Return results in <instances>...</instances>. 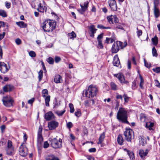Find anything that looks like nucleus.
<instances>
[{
  "instance_id": "obj_1",
  "label": "nucleus",
  "mask_w": 160,
  "mask_h": 160,
  "mask_svg": "<svg viewBox=\"0 0 160 160\" xmlns=\"http://www.w3.org/2000/svg\"><path fill=\"white\" fill-rule=\"evenodd\" d=\"M128 110L123 108H120L117 113V118L119 121L123 123L129 124L127 120Z\"/></svg>"
},
{
  "instance_id": "obj_2",
  "label": "nucleus",
  "mask_w": 160,
  "mask_h": 160,
  "mask_svg": "<svg viewBox=\"0 0 160 160\" xmlns=\"http://www.w3.org/2000/svg\"><path fill=\"white\" fill-rule=\"evenodd\" d=\"M56 22L50 20L44 21L42 24V27L44 32H51L56 28Z\"/></svg>"
},
{
  "instance_id": "obj_3",
  "label": "nucleus",
  "mask_w": 160,
  "mask_h": 160,
  "mask_svg": "<svg viewBox=\"0 0 160 160\" xmlns=\"http://www.w3.org/2000/svg\"><path fill=\"white\" fill-rule=\"evenodd\" d=\"M98 92L97 88L93 85H90L88 87V90H86L85 95L87 97L93 98L96 96Z\"/></svg>"
},
{
  "instance_id": "obj_4",
  "label": "nucleus",
  "mask_w": 160,
  "mask_h": 160,
  "mask_svg": "<svg viewBox=\"0 0 160 160\" xmlns=\"http://www.w3.org/2000/svg\"><path fill=\"white\" fill-rule=\"evenodd\" d=\"M123 134L125 137V139L128 142H131V139L134 138V132L130 128H126Z\"/></svg>"
},
{
  "instance_id": "obj_5",
  "label": "nucleus",
  "mask_w": 160,
  "mask_h": 160,
  "mask_svg": "<svg viewBox=\"0 0 160 160\" xmlns=\"http://www.w3.org/2000/svg\"><path fill=\"white\" fill-rule=\"evenodd\" d=\"M50 145L52 147L54 148H60L62 147V140L59 139V141H58L56 138L52 139H51L50 140Z\"/></svg>"
},
{
  "instance_id": "obj_6",
  "label": "nucleus",
  "mask_w": 160,
  "mask_h": 160,
  "mask_svg": "<svg viewBox=\"0 0 160 160\" xmlns=\"http://www.w3.org/2000/svg\"><path fill=\"white\" fill-rule=\"evenodd\" d=\"M2 101L4 105L6 107H10L12 105L13 101L9 96L3 97Z\"/></svg>"
},
{
  "instance_id": "obj_7",
  "label": "nucleus",
  "mask_w": 160,
  "mask_h": 160,
  "mask_svg": "<svg viewBox=\"0 0 160 160\" xmlns=\"http://www.w3.org/2000/svg\"><path fill=\"white\" fill-rule=\"evenodd\" d=\"M19 152L20 155L22 157H25L27 155L28 152V148L23 143L20 146Z\"/></svg>"
},
{
  "instance_id": "obj_8",
  "label": "nucleus",
  "mask_w": 160,
  "mask_h": 160,
  "mask_svg": "<svg viewBox=\"0 0 160 160\" xmlns=\"http://www.w3.org/2000/svg\"><path fill=\"white\" fill-rule=\"evenodd\" d=\"M122 45V42L120 41H117L114 42L112 46V51L113 53H116L118 52L119 49V48Z\"/></svg>"
},
{
  "instance_id": "obj_9",
  "label": "nucleus",
  "mask_w": 160,
  "mask_h": 160,
  "mask_svg": "<svg viewBox=\"0 0 160 160\" xmlns=\"http://www.w3.org/2000/svg\"><path fill=\"white\" fill-rule=\"evenodd\" d=\"M88 2V1L85 2H84L83 5L80 4V6L81 7V8L78 9V11L81 14H83L84 12L87 10Z\"/></svg>"
},
{
  "instance_id": "obj_10",
  "label": "nucleus",
  "mask_w": 160,
  "mask_h": 160,
  "mask_svg": "<svg viewBox=\"0 0 160 160\" xmlns=\"http://www.w3.org/2000/svg\"><path fill=\"white\" fill-rule=\"evenodd\" d=\"M42 128L39 127L38 129V136L37 138V143L38 146H40L43 141V138L42 136Z\"/></svg>"
},
{
  "instance_id": "obj_11",
  "label": "nucleus",
  "mask_w": 160,
  "mask_h": 160,
  "mask_svg": "<svg viewBox=\"0 0 160 160\" xmlns=\"http://www.w3.org/2000/svg\"><path fill=\"white\" fill-rule=\"evenodd\" d=\"M58 124L59 123L58 122L52 120L48 122V127L49 130H53L58 127Z\"/></svg>"
},
{
  "instance_id": "obj_12",
  "label": "nucleus",
  "mask_w": 160,
  "mask_h": 160,
  "mask_svg": "<svg viewBox=\"0 0 160 160\" xmlns=\"http://www.w3.org/2000/svg\"><path fill=\"white\" fill-rule=\"evenodd\" d=\"M107 19L109 23H117L118 22V20L115 15L108 16Z\"/></svg>"
},
{
  "instance_id": "obj_13",
  "label": "nucleus",
  "mask_w": 160,
  "mask_h": 160,
  "mask_svg": "<svg viewBox=\"0 0 160 160\" xmlns=\"http://www.w3.org/2000/svg\"><path fill=\"white\" fill-rule=\"evenodd\" d=\"M10 69V67L8 68L6 64L4 62H0V71L3 73L7 72Z\"/></svg>"
},
{
  "instance_id": "obj_14",
  "label": "nucleus",
  "mask_w": 160,
  "mask_h": 160,
  "mask_svg": "<svg viewBox=\"0 0 160 160\" xmlns=\"http://www.w3.org/2000/svg\"><path fill=\"white\" fill-rule=\"evenodd\" d=\"M148 152L149 150L148 149L145 150L140 149L139 150L138 154L141 159L144 160L146 158L145 157L147 155Z\"/></svg>"
},
{
  "instance_id": "obj_15",
  "label": "nucleus",
  "mask_w": 160,
  "mask_h": 160,
  "mask_svg": "<svg viewBox=\"0 0 160 160\" xmlns=\"http://www.w3.org/2000/svg\"><path fill=\"white\" fill-rule=\"evenodd\" d=\"M103 36V33H102L99 35L97 38V40L98 42V48L100 49H102L103 48V46L102 43Z\"/></svg>"
},
{
  "instance_id": "obj_16",
  "label": "nucleus",
  "mask_w": 160,
  "mask_h": 160,
  "mask_svg": "<svg viewBox=\"0 0 160 160\" xmlns=\"http://www.w3.org/2000/svg\"><path fill=\"white\" fill-rule=\"evenodd\" d=\"M115 76L118 78L121 83H124L127 84L128 83V81L125 80L124 76L121 74H116L115 75Z\"/></svg>"
},
{
  "instance_id": "obj_17",
  "label": "nucleus",
  "mask_w": 160,
  "mask_h": 160,
  "mask_svg": "<svg viewBox=\"0 0 160 160\" xmlns=\"http://www.w3.org/2000/svg\"><path fill=\"white\" fill-rule=\"evenodd\" d=\"M108 3L112 10L113 11H116L117 10V6L116 1L109 0L108 2Z\"/></svg>"
},
{
  "instance_id": "obj_18",
  "label": "nucleus",
  "mask_w": 160,
  "mask_h": 160,
  "mask_svg": "<svg viewBox=\"0 0 160 160\" xmlns=\"http://www.w3.org/2000/svg\"><path fill=\"white\" fill-rule=\"evenodd\" d=\"M55 118V116L53 113L49 111L45 114V118L47 121L50 120Z\"/></svg>"
},
{
  "instance_id": "obj_19",
  "label": "nucleus",
  "mask_w": 160,
  "mask_h": 160,
  "mask_svg": "<svg viewBox=\"0 0 160 160\" xmlns=\"http://www.w3.org/2000/svg\"><path fill=\"white\" fill-rule=\"evenodd\" d=\"M113 64L114 66L117 67L120 64V62L117 55H116L114 57Z\"/></svg>"
},
{
  "instance_id": "obj_20",
  "label": "nucleus",
  "mask_w": 160,
  "mask_h": 160,
  "mask_svg": "<svg viewBox=\"0 0 160 160\" xmlns=\"http://www.w3.org/2000/svg\"><path fill=\"white\" fill-rule=\"evenodd\" d=\"M13 86L10 84H7L5 85L3 88V90L4 92L11 91L13 89Z\"/></svg>"
},
{
  "instance_id": "obj_21",
  "label": "nucleus",
  "mask_w": 160,
  "mask_h": 160,
  "mask_svg": "<svg viewBox=\"0 0 160 160\" xmlns=\"http://www.w3.org/2000/svg\"><path fill=\"white\" fill-rule=\"evenodd\" d=\"M54 81L57 83H61L62 81V77L59 74L56 75L54 78Z\"/></svg>"
},
{
  "instance_id": "obj_22",
  "label": "nucleus",
  "mask_w": 160,
  "mask_h": 160,
  "mask_svg": "<svg viewBox=\"0 0 160 160\" xmlns=\"http://www.w3.org/2000/svg\"><path fill=\"white\" fill-rule=\"evenodd\" d=\"M124 150L127 152V154L129 156L131 160H134V155L133 152L128 150L126 148H125Z\"/></svg>"
},
{
  "instance_id": "obj_23",
  "label": "nucleus",
  "mask_w": 160,
  "mask_h": 160,
  "mask_svg": "<svg viewBox=\"0 0 160 160\" xmlns=\"http://www.w3.org/2000/svg\"><path fill=\"white\" fill-rule=\"evenodd\" d=\"M46 160H60L56 156L53 155H50L48 156L45 158Z\"/></svg>"
},
{
  "instance_id": "obj_24",
  "label": "nucleus",
  "mask_w": 160,
  "mask_h": 160,
  "mask_svg": "<svg viewBox=\"0 0 160 160\" xmlns=\"http://www.w3.org/2000/svg\"><path fill=\"white\" fill-rule=\"evenodd\" d=\"M37 10L40 12H43L44 11H46V8L45 6H42V4L40 3L38 6V8Z\"/></svg>"
},
{
  "instance_id": "obj_25",
  "label": "nucleus",
  "mask_w": 160,
  "mask_h": 160,
  "mask_svg": "<svg viewBox=\"0 0 160 160\" xmlns=\"http://www.w3.org/2000/svg\"><path fill=\"white\" fill-rule=\"evenodd\" d=\"M105 137V134L103 132L101 134L98 138V144H101L104 140Z\"/></svg>"
},
{
  "instance_id": "obj_26",
  "label": "nucleus",
  "mask_w": 160,
  "mask_h": 160,
  "mask_svg": "<svg viewBox=\"0 0 160 160\" xmlns=\"http://www.w3.org/2000/svg\"><path fill=\"white\" fill-rule=\"evenodd\" d=\"M7 153L9 155H13L15 153L14 150L13 148H8L7 150Z\"/></svg>"
},
{
  "instance_id": "obj_27",
  "label": "nucleus",
  "mask_w": 160,
  "mask_h": 160,
  "mask_svg": "<svg viewBox=\"0 0 160 160\" xmlns=\"http://www.w3.org/2000/svg\"><path fill=\"white\" fill-rule=\"evenodd\" d=\"M154 13L155 17L156 18L160 16V12L159 9L157 8V7H154Z\"/></svg>"
},
{
  "instance_id": "obj_28",
  "label": "nucleus",
  "mask_w": 160,
  "mask_h": 160,
  "mask_svg": "<svg viewBox=\"0 0 160 160\" xmlns=\"http://www.w3.org/2000/svg\"><path fill=\"white\" fill-rule=\"evenodd\" d=\"M16 24L21 28H25L27 27V24L24 22L21 21L16 22Z\"/></svg>"
},
{
  "instance_id": "obj_29",
  "label": "nucleus",
  "mask_w": 160,
  "mask_h": 160,
  "mask_svg": "<svg viewBox=\"0 0 160 160\" xmlns=\"http://www.w3.org/2000/svg\"><path fill=\"white\" fill-rule=\"evenodd\" d=\"M110 85L111 88L113 90H117L118 89V85L113 82H111Z\"/></svg>"
},
{
  "instance_id": "obj_30",
  "label": "nucleus",
  "mask_w": 160,
  "mask_h": 160,
  "mask_svg": "<svg viewBox=\"0 0 160 160\" xmlns=\"http://www.w3.org/2000/svg\"><path fill=\"white\" fill-rule=\"evenodd\" d=\"M117 141L118 143L120 145L122 144L123 139L122 136L121 135H119L117 138Z\"/></svg>"
},
{
  "instance_id": "obj_31",
  "label": "nucleus",
  "mask_w": 160,
  "mask_h": 160,
  "mask_svg": "<svg viewBox=\"0 0 160 160\" xmlns=\"http://www.w3.org/2000/svg\"><path fill=\"white\" fill-rule=\"evenodd\" d=\"M153 125V123L149 122L146 123L145 127L146 128H148L149 130H151L152 129V127Z\"/></svg>"
},
{
  "instance_id": "obj_32",
  "label": "nucleus",
  "mask_w": 160,
  "mask_h": 160,
  "mask_svg": "<svg viewBox=\"0 0 160 160\" xmlns=\"http://www.w3.org/2000/svg\"><path fill=\"white\" fill-rule=\"evenodd\" d=\"M45 99V105L47 107L49 106V102L50 100V96L48 95L44 98Z\"/></svg>"
},
{
  "instance_id": "obj_33",
  "label": "nucleus",
  "mask_w": 160,
  "mask_h": 160,
  "mask_svg": "<svg viewBox=\"0 0 160 160\" xmlns=\"http://www.w3.org/2000/svg\"><path fill=\"white\" fill-rule=\"evenodd\" d=\"M90 32L95 33L97 29L95 28V26L91 25L89 28Z\"/></svg>"
},
{
  "instance_id": "obj_34",
  "label": "nucleus",
  "mask_w": 160,
  "mask_h": 160,
  "mask_svg": "<svg viewBox=\"0 0 160 160\" xmlns=\"http://www.w3.org/2000/svg\"><path fill=\"white\" fill-rule=\"evenodd\" d=\"M68 36L70 39H73L76 37V35L75 33L73 32L72 31L71 32L68 34Z\"/></svg>"
},
{
  "instance_id": "obj_35",
  "label": "nucleus",
  "mask_w": 160,
  "mask_h": 160,
  "mask_svg": "<svg viewBox=\"0 0 160 160\" xmlns=\"http://www.w3.org/2000/svg\"><path fill=\"white\" fill-rule=\"evenodd\" d=\"M152 43L154 45H157L158 43V38L155 36L154 38H152Z\"/></svg>"
},
{
  "instance_id": "obj_36",
  "label": "nucleus",
  "mask_w": 160,
  "mask_h": 160,
  "mask_svg": "<svg viewBox=\"0 0 160 160\" xmlns=\"http://www.w3.org/2000/svg\"><path fill=\"white\" fill-rule=\"evenodd\" d=\"M140 83L139 86L142 89H143V86L144 82V80L141 75H140Z\"/></svg>"
},
{
  "instance_id": "obj_37",
  "label": "nucleus",
  "mask_w": 160,
  "mask_h": 160,
  "mask_svg": "<svg viewBox=\"0 0 160 160\" xmlns=\"http://www.w3.org/2000/svg\"><path fill=\"white\" fill-rule=\"evenodd\" d=\"M48 94V91L46 89H43L42 91V96L44 98L47 97Z\"/></svg>"
},
{
  "instance_id": "obj_38",
  "label": "nucleus",
  "mask_w": 160,
  "mask_h": 160,
  "mask_svg": "<svg viewBox=\"0 0 160 160\" xmlns=\"http://www.w3.org/2000/svg\"><path fill=\"white\" fill-rule=\"evenodd\" d=\"M65 110L62 111H57L55 112V113L59 116H61L65 113Z\"/></svg>"
},
{
  "instance_id": "obj_39",
  "label": "nucleus",
  "mask_w": 160,
  "mask_h": 160,
  "mask_svg": "<svg viewBox=\"0 0 160 160\" xmlns=\"http://www.w3.org/2000/svg\"><path fill=\"white\" fill-rule=\"evenodd\" d=\"M0 16L3 17H6L7 16V14L6 12L2 10H0Z\"/></svg>"
},
{
  "instance_id": "obj_40",
  "label": "nucleus",
  "mask_w": 160,
  "mask_h": 160,
  "mask_svg": "<svg viewBox=\"0 0 160 160\" xmlns=\"http://www.w3.org/2000/svg\"><path fill=\"white\" fill-rule=\"evenodd\" d=\"M48 62L50 64H53L54 62V59L52 57H49L47 60Z\"/></svg>"
},
{
  "instance_id": "obj_41",
  "label": "nucleus",
  "mask_w": 160,
  "mask_h": 160,
  "mask_svg": "<svg viewBox=\"0 0 160 160\" xmlns=\"http://www.w3.org/2000/svg\"><path fill=\"white\" fill-rule=\"evenodd\" d=\"M152 54L153 56L157 57L158 56V53L157 50L155 47H154L152 48Z\"/></svg>"
},
{
  "instance_id": "obj_42",
  "label": "nucleus",
  "mask_w": 160,
  "mask_h": 160,
  "mask_svg": "<svg viewBox=\"0 0 160 160\" xmlns=\"http://www.w3.org/2000/svg\"><path fill=\"white\" fill-rule=\"evenodd\" d=\"M69 106L70 109V112L71 113H73L74 111V109L73 104L71 103H69Z\"/></svg>"
},
{
  "instance_id": "obj_43",
  "label": "nucleus",
  "mask_w": 160,
  "mask_h": 160,
  "mask_svg": "<svg viewBox=\"0 0 160 160\" xmlns=\"http://www.w3.org/2000/svg\"><path fill=\"white\" fill-rule=\"evenodd\" d=\"M43 77V71L42 70H41L38 72V78L39 80L40 81Z\"/></svg>"
},
{
  "instance_id": "obj_44",
  "label": "nucleus",
  "mask_w": 160,
  "mask_h": 160,
  "mask_svg": "<svg viewBox=\"0 0 160 160\" xmlns=\"http://www.w3.org/2000/svg\"><path fill=\"white\" fill-rule=\"evenodd\" d=\"M97 28L101 29H108L111 28L110 27H105L102 25H98L97 26Z\"/></svg>"
},
{
  "instance_id": "obj_45",
  "label": "nucleus",
  "mask_w": 160,
  "mask_h": 160,
  "mask_svg": "<svg viewBox=\"0 0 160 160\" xmlns=\"http://www.w3.org/2000/svg\"><path fill=\"white\" fill-rule=\"evenodd\" d=\"M123 97L124 98L125 102H128L129 97L128 96V95L126 94H124L123 95Z\"/></svg>"
},
{
  "instance_id": "obj_46",
  "label": "nucleus",
  "mask_w": 160,
  "mask_h": 160,
  "mask_svg": "<svg viewBox=\"0 0 160 160\" xmlns=\"http://www.w3.org/2000/svg\"><path fill=\"white\" fill-rule=\"evenodd\" d=\"M29 55L32 58H34L36 57V54L35 52L33 51H30L29 52Z\"/></svg>"
},
{
  "instance_id": "obj_47",
  "label": "nucleus",
  "mask_w": 160,
  "mask_h": 160,
  "mask_svg": "<svg viewBox=\"0 0 160 160\" xmlns=\"http://www.w3.org/2000/svg\"><path fill=\"white\" fill-rule=\"evenodd\" d=\"M154 72L157 73H160V67H157L153 69Z\"/></svg>"
},
{
  "instance_id": "obj_48",
  "label": "nucleus",
  "mask_w": 160,
  "mask_h": 160,
  "mask_svg": "<svg viewBox=\"0 0 160 160\" xmlns=\"http://www.w3.org/2000/svg\"><path fill=\"white\" fill-rule=\"evenodd\" d=\"M8 148H13L12 146V142L11 140H8Z\"/></svg>"
},
{
  "instance_id": "obj_49",
  "label": "nucleus",
  "mask_w": 160,
  "mask_h": 160,
  "mask_svg": "<svg viewBox=\"0 0 160 160\" xmlns=\"http://www.w3.org/2000/svg\"><path fill=\"white\" fill-rule=\"evenodd\" d=\"M73 126V124L71 122H69L67 123V127L69 129L72 128Z\"/></svg>"
},
{
  "instance_id": "obj_50",
  "label": "nucleus",
  "mask_w": 160,
  "mask_h": 160,
  "mask_svg": "<svg viewBox=\"0 0 160 160\" xmlns=\"http://www.w3.org/2000/svg\"><path fill=\"white\" fill-rule=\"evenodd\" d=\"M61 60V58L60 57L58 56H56L55 58V62L56 63L59 62Z\"/></svg>"
},
{
  "instance_id": "obj_51",
  "label": "nucleus",
  "mask_w": 160,
  "mask_h": 160,
  "mask_svg": "<svg viewBox=\"0 0 160 160\" xmlns=\"http://www.w3.org/2000/svg\"><path fill=\"white\" fill-rule=\"evenodd\" d=\"M15 42L18 45H20L22 42V41L21 39L19 38H18L15 40Z\"/></svg>"
},
{
  "instance_id": "obj_52",
  "label": "nucleus",
  "mask_w": 160,
  "mask_h": 160,
  "mask_svg": "<svg viewBox=\"0 0 160 160\" xmlns=\"http://www.w3.org/2000/svg\"><path fill=\"white\" fill-rule=\"evenodd\" d=\"M75 115L77 117H79L81 115L80 111L78 110L77 112H76L75 113Z\"/></svg>"
},
{
  "instance_id": "obj_53",
  "label": "nucleus",
  "mask_w": 160,
  "mask_h": 160,
  "mask_svg": "<svg viewBox=\"0 0 160 160\" xmlns=\"http://www.w3.org/2000/svg\"><path fill=\"white\" fill-rule=\"evenodd\" d=\"M5 5L6 7L8 9L10 8L11 7V3L7 2H5Z\"/></svg>"
},
{
  "instance_id": "obj_54",
  "label": "nucleus",
  "mask_w": 160,
  "mask_h": 160,
  "mask_svg": "<svg viewBox=\"0 0 160 160\" xmlns=\"http://www.w3.org/2000/svg\"><path fill=\"white\" fill-rule=\"evenodd\" d=\"M49 146V144L47 141H45L44 142V145H43V147L44 148H48Z\"/></svg>"
},
{
  "instance_id": "obj_55",
  "label": "nucleus",
  "mask_w": 160,
  "mask_h": 160,
  "mask_svg": "<svg viewBox=\"0 0 160 160\" xmlns=\"http://www.w3.org/2000/svg\"><path fill=\"white\" fill-rule=\"evenodd\" d=\"M155 83L156 86L160 88V83L158 80H155Z\"/></svg>"
},
{
  "instance_id": "obj_56",
  "label": "nucleus",
  "mask_w": 160,
  "mask_h": 160,
  "mask_svg": "<svg viewBox=\"0 0 160 160\" xmlns=\"http://www.w3.org/2000/svg\"><path fill=\"white\" fill-rule=\"evenodd\" d=\"M153 1L154 4V7H157L159 3V0H153Z\"/></svg>"
},
{
  "instance_id": "obj_57",
  "label": "nucleus",
  "mask_w": 160,
  "mask_h": 160,
  "mask_svg": "<svg viewBox=\"0 0 160 160\" xmlns=\"http://www.w3.org/2000/svg\"><path fill=\"white\" fill-rule=\"evenodd\" d=\"M137 35L138 37H139L140 36L142 35V31L141 30H139L137 32Z\"/></svg>"
},
{
  "instance_id": "obj_58",
  "label": "nucleus",
  "mask_w": 160,
  "mask_h": 160,
  "mask_svg": "<svg viewBox=\"0 0 160 160\" xmlns=\"http://www.w3.org/2000/svg\"><path fill=\"white\" fill-rule=\"evenodd\" d=\"M127 45V43L126 42H125L123 43L122 42V45L120 46V48H122L125 47Z\"/></svg>"
},
{
  "instance_id": "obj_59",
  "label": "nucleus",
  "mask_w": 160,
  "mask_h": 160,
  "mask_svg": "<svg viewBox=\"0 0 160 160\" xmlns=\"http://www.w3.org/2000/svg\"><path fill=\"white\" fill-rule=\"evenodd\" d=\"M127 45V43L126 42H125L123 43L122 42V45L120 46V48H122L125 47Z\"/></svg>"
},
{
  "instance_id": "obj_60",
  "label": "nucleus",
  "mask_w": 160,
  "mask_h": 160,
  "mask_svg": "<svg viewBox=\"0 0 160 160\" xmlns=\"http://www.w3.org/2000/svg\"><path fill=\"white\" fill-rule=\"evenodd\" d=\"M96 151V149L95 148H91L89 150V152H94Z\"/></svg>"
},
{
  "instance_id": "obj_61",
  "label": "nucleus",
  "mask_w": 160,
  "mask_h": 160,
  "mask_svg": "<svg viewBox=\"0 0 160 160\" xmlns=\"http://www.w3.org/2000/svg\"><path fill=\"white\" fill-rule=\"evenodd\" d=\"M119 105V102L116 101V105L115 107V109L116 110H117L118 108Z\"/></svg>"
},
{
  "instance_id": "obj_62",
  "label": "nucleus",
  "mask_w": 160,
  "mask_h": 160,
  "mask_svg": "<svg viewBox=\"0 0 160 160\" xmlns=\"http://www.w3.org/2000/svg\"><path fill=\"white\" fill-rule=\"evenodd\" d=\"M136 88V83L135 82H132V88L133 89H134Z\"/></svg>"
},
{
  "instance_id": "obj_63",
  "label": "nucleus",
  "mask_w": 160,
  "mask_h": 160,
  "mask_svg": "<svg viewBox=\"0 0 160 160\" xmlns=\"http://www.w3.org/2000/svg\"><path fill=\"white\" fill-rule=\"evenodd\" d=\"M34 98H32L31 99L28 100V103L29 104H32V103L34 101Z\"/></svg>"
},
{
  "instance_id": "obj_64",
  "label": "nucleus",
  "mask_w": 160,
  "mask_h": 160,
  "mask_svg": "<svg viewBox=\"0 0 160 160\" xmlns=\"http://www.w3.org/2000/svg\"><path fill=\"white\" fill-rule=\"evenodd\" d=\"M87 159L88 160H94L93 157L91 156H88L87 157Z\"/></svg>"
}]
</instances>
